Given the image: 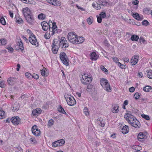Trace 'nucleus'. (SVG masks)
<instances>
[{
  "instance_id": "2eb2a0df",
  "label": "nucleus",
  "mask_w": 152,
  "mask_h": 152,
  "mask_svg": "<svg viewBox=\"0 0 152 152\" xmlns=\"http://www.w3.org/2000/svg\"><path fill=\"white\" fill-rule=\"evenodd\" d=\"M146 138V136L142 132H140L138 134L137 137L138 140L141 142L144 141L145 139Z\"/></svg>"
},
{
  "instance_id": "338daca9",
  "label": "nucleus",
  "mask_w": 152,
  "mask_h": 152,
  "mask_svg": "<svg viewBox=\"0 0 152 152\" xmlns=\"http://www.w3.org/2000/svg\"><path fill=\"white\" fill-rule=\"evenodd\" d=\"M139 3V1L137 0H136L135 1H133L132 3L134 5H137Z\"/></svg>"
},
{
  "instance_id": "dca6fc26",
  "label": "nucleus",
  "mask_w": 152,
  "mask_h": 152,
  "mask_svg": "<svg viewBox=\"0 0 152 152\" xmlns=\"http://www.w3.org/2000/svg\"><path fill=\"white\" fill-rule=\"evenodd\" d=\"M41 110L39 108H38L36 109H34L32 112V115L35 116H38L41 113Z\"/></svg>"
},
{
  "instance_id": "9b49d317",
  "label": "nucleus",
  "mask_w": 152,
  "mask_h": 152,
  "mask_svg": "<svg viewBox=\"0 0 152 152\" xmlns=\"http://www.w3.org/2000/svg\"><path fill=\"white\" fill-rule=\"evenodd\" d=\"M31 131L33 134L36 136H39L40 134V131L37 128L36 125H34L32 127Z\"/></svg>"
},
{
  "instance_id": "6e6552de",
  "label": "nucleus",
  "mask_w": 152,
  "mask_h": 152,
  "mask_svg": "<svg viewBox=\"0 0 152 152\" xmlns=\"http://www.w3.org/2000/svg\"><path fill=\"white\" fill-rule=\"evenodd\" d=\"M59 46H61L62 48H66L68 47V44L66 38L64 37H61L59 43L58 44Z\"/></svg>"
},
{
  "instance_id": "f704fd0d",
  "label": "nucleus",
  "mask_w": 152,
  "mask_h": 152,
  "mask_svg": "<svg viewBox=\"0 0 152 152\" xmlns=\"http://www.w3.org/2000/svg\"><path fill=\"white\" fill-rule=\"evenodd\" d=\"M58 142V146L62 145L65 142V141L63 139H61L56 141Z\"/></svg>"
},
{
  "instance_id": "8fccbe9b",
  "label": "nucleus",
  "mask_w": 152,
  "mask_h": 152,
  "mask_svg": "<svg viewBox=\"0 0 152 152\" xmlns=\"http://www.w3.org/2000/svg\"><path fill=\"white\" fill-rule=\"evenodd\" d=\"M25 75L26 77L28 78H31L32 77L31 74L28 72H27L25 73Z\"/></svg>"
},
{
  "instance_id": "72a5a7b5",
  "label": "nucleus",
  "mask_w": 152,
  "mask_h": 152,
  "mask_svg": "<svg viewBox=\"0 0 152 152\" xmlns=\"http://www.w3.org/2000/svg\"><path fill=\"white\" fill-rule=\"evenodd\" d=\"M24 3L33 5H35L36 4V2L33 0H26V1L24 2Z\"/></svg>"
},
{
  "instance_id": "ea45409f",
  "label": "nucleus",
  "mask_w": 152,
  "mask_h": 152,
  "mask_svg": "<svg viewBox=\"0 0 152 152\" xmlns=\"http://www.w3.org/2000/svg\"><path fill=\"white\" fill-rule=\"evenodd\" d=\"M87 21L89 24H91L93 22V18L92 17H89L87 19Z\"/></svg>"
},
{
  "instance_id": "20e7f679",
  "label": "nucleus",
  "mask_w": 152,
  "mask_h": 152,
  "mask_svg": "<svg viewBox=\"0 0 152 152\" xmlns=\"http://www.w3.org/2000/svg\"><path fill=\"white\" fill-rule=\"evenodd\" d=\"M100 83L104 89L108 92H110L111 89L108 81L106 79L102 78L100 81Z\"/></svg>"
},
{
  "instance_id": "bf43d9fd",
  "label": "nucleus",
  "mask_w": 152,
  "mask_h": 152,
  "mask_svg": "<svg viewBox=\"0 0 152 152\" xmlns=\"http://www.w3.org/2000/svg\"><path fill=\"white\" fill-rule=\"evenodd\" d=\"M58 142H57L56 141L55 142H53L52 143V146L53 147H56L57 146H58Z\"/></svg>"
},
{
  "instance_id": "cd10ccee",
  "label": "nucleus",
  "mask_w": 152,
  "mask_h": 152,
  "mask_svg": "<svg viewBox=\"0 0 152 152\" xmlns=\"http://www.w3.org/2000/svg\"><path fill=\"white\" fill-rule=\"evenodd\" d=\"M135 121H132V123H131L130 124L131 125L135 128H139L140 126V122L138 121V122L139 123V124H137V123H135Z\"/></svg>"
},
{
  "instance_id": "c9c22d12",
  "label": "nucleus",
  "mask_w": 152,
  "mask_h": 152,
  "mask_svg": "<svg viewBox=\"0 0 152 152\" xmlns=\"http://www.w3.org/2000/svg\"><path fill=\"white\" fill-rule=\"evenodd\" d=\"M151 89V86H147L144 87L143 90L145 91L148 92Z\"/></svg>"
},
{
  "instance_id": "a19ab883",
  "label": "nucleus",
  "mask_w": 152,
  "mask_h": 152,
  "mask_svg": "<svg viewBox=\"0 0 152 152\" xmlns=\"http://www.w3.org/2000/svg\"><path fill=\"white\" fill-rule=\"evenodd\" d=\"M54 123V121L52 119H50L48 121V126H52Z\"/></svg>"
},
{
  "instance_id": "412c9836",
  "label": "nucleus",
  "mask_w": 152,
  "mask_h": 152,
  "mask_svg": "<svg viewBox=\"0 0 152 152\" xmlns=\"http://www.w3.org/2000/svg\"><path fill=\"white\" fill-rule=\"evenodd\" d=\"M41 73L42 76L45 77L47 76L48 74V71L45 68V67H43V68L41 70Z\"/></svg>"
},
{
  "instance_id": "a211bd4d",
  "label": "nucleus",
  "mask_w": 152,
  "mask_h": 152,
  "mask_svg": "<svg viewBox=\"0 0 152 152\" xmlns=\"http://www.w3.org/2000/svg\"><path fill=\"white\" fill-rule=\"evenodd\" d=\"M18 41L17 43V45L18 47V49H20L22 50H24L23 43L22 42L20 38L18 39Z\"/></svg>"
},
{
  "instance_id": "4c0bfd02",
  "label": "nucleus",
  "mask_w": 152,
  "mask_h": 152,
  "mask_svg": "<svg viewBox=\"0 0 152 152\" xmlns=\"http://www.w3.org/2000/svg\"><path fill=\"white\" fill-rule=\"evenodd\" d=\"M15 18H16V21L18 23H21L23 22V20L21 18L19 17L16 18V17Z\"/></svg>"
},
{
  "instance_id": "0e129e2a",
  "label": "nucleus",
  "mask_w": 152,
  "mask_h": 152,
  "mask_svg": "<svg viewBox=\"0 0 152 152\" xmlns=\"http://www.w3.org/2000/svg\"><path fill=\"white\" fill-rule=\"evenodd\" d=\"M123 60L125 62H128L129 61V59L128 57L124 58Z\"/></svg>"
},
{
  "instance_id": "c85d7f7f",
  "label": "nucleus",
  "mask_w": 152,
  "mask_h": 152,
  "mask_svg": "<svg viewBox=\"0 0 152 152\" xmlns=\"http://www.w3.org/2000/svg\"><path fill=\"white\" fill-rule=\"evenodd\" d=\"M107 2L106 0H99L98 3L100 4L101 6H107Z\"/></svg>"
},
{
  "instance_id": "0eeeda50",
  "label": "nucleus",
  "mask_w": 152,
  "mask_h": 152,
  "mask_svg": "<svg viewBox=\"0 0 152 152\" xmlns=\"http://www.w3.org/2000/svg\"><path fill=\"white\" fill-rule=\"evenodd\" d=\"M29 41L30 42L35 46H38V44L35 36L34 34H31L29 37Z\"/></svg>"
},
{
  "instance_id": "58836bf2",
  "label": "nucleus",
  "mask_w": 152,
  "mask_h": 152,
  "mask_svg": "<svg viewBox=\"0 0 152 152\" xmlns=\"http://www.w3.org/2000/svg\"><path fill=\"white\" fill-rule=\"evenodd\" d=\"M98 125L102 127L104 126L105 124V122L103 121H98Z\"/></svg>"
},
{
  "instance_id": "69168bd1",
  "label": "nucleus",
  "mask_w": 152,
  "mask_h": 152,
  "mask_svg": "<svg viewBox=\"0 0 152 152\" xmlns=\"http://www.w3.org/2000/svg\"><path fill=\"white\" fill-rule=\"evenodd\" d=\"M135 89L134 87H132L129 88V90L130 92H133L134 91Z\"/></svg>"
},
{
  "instance_id": "473e14b6",
  "label": "nucleus",
  "mask_w": 152,
  "mask_h": 152,
  "mask_svg": "<svg viewBox=\"0 0 152 152\" xmlns=\"http://www.w3.org/2000/svg\"><path fill=\"white\" fill-rule=\"evenodd\" d=\"M139 38L138 36L134 34L132 35L131 37V39L132 41H138Z\"/></svg>"
},
{
  "instance_id": "13d9d810",
  "label": "nucleus",
  "mask_w": 152,
  "mask_h": 152,
  "mask_svg": "<svg viewBox=\"0 0 152 152\" xmlns=\"http://www.w3.org/2000/svg\"><path fill=\"white\" fill-rule=\"evenodd\" d=\"M138 148H141L140 146L138 145H136L135 146H134V148H133V149H134L135 150L137 151H140V150L138 149Z\"/></svg>"
},
{
  "instance_id": "6e6d98bb",
  "label": "nucleus",
  "mask_w": 152,
  "mask_h": 152,
  "mask_svg": "<svg viewBox=\"0 0 152 152\" xmlns=\"http://www.w3.org/2000/svg\"><path fill=\"white\" fill-rule=\"evenodd\" d=\"M149 23V22L146 20H144L142 22V24L143 25L147 26L148 24Z\"/></svg>"
},
{
  "instance_id": "a18cd8bd",
  "label": "nucleus",
  "mask_w": 152,
  "mask_h": 152,
  "mask_svg": "<svg viewBox=\"0 0 152 152\" xmlns=\"http://www.w3.org/2000/svg\"><path fill=\"white\" fill-rule=\"evenodd\" d=\"M150 10L149 8H146L143 10V12L145 14H148L150 13Z\"/></svg>"
},
{
  "instance_id": "e2e57ef3",
  "label": "nucleus",
  "mask_w": 152,
  "mask_h": 152,
  "mask_svg": "<svg viewBox=\"0 0 152 152\" xmlns=\"http://www.w3.org/2000/svg\"><path fill=\"white\" fill-rule=\"evenodd\" d=\"M101 69L104 72L107 73H108V70L105 68V67H101Z\"/></svg>"
},
{
  "instance_id": "39448f33",
  "label": "nucleus",
  "mask_w": 152,
  "mask_h": 152,
  "mask_svg": "<svg viewBox=\"0 0 152 152\" xmlns=\"http://www.w3.org/2000/svg\"><path fill=\"white\" fill-rule=\"evenodd\" d=\"M52 50L53 53L55 54H56L59 49V46L58 45V40L57 39L53 40L52 44Z\"/></svg>"
},
{
  "instance_id": "2f4dec72",
  "label": "nucleus",
  "mask_w": 152,
  "mask_h": 152,
  "mask_svg": "<svg viewBox=\"0 0 152 152\" xmlns=\"http://www.w3.org/2000/svg\"><path fill=\"white\" fill-rule=\"evenodd\" d=\"M58 110L59 112L67 115L64 108L60 105H59V107L58 108Z\"/></svg>"
},
{
  "instance_id": "680f3d73",
  "label": "nucleus",
  "mask_w": 152,
  "mask_h": 152,
  "mask_svg": "<svg viewBox=\"0 0 152 152\" xmlns=\"http://www.w3.org/2000/svg\"><path fill=\"white\" fill-rule=\"evenodd\" d=\"M97 5H96V9L97 10H99L101 9V4H99V3H97Z\"/></svg>"
},
{
  "instance_id": "393cba45",
  "label": "nucleus",
  "mask_w": 152,
  "mask_h": 152,
  "mask_svg": "<svg viewBox=\"0 0 152 152\" xmlns=\"http://www.w3.org/2000/svg\"><path fill=\"white\" fill-rule=\"evenodd\" d=\"M99 56L96 55V53L93 52H92L90 55V58L92 60H96L98 58Z\"/></svg>"
},
{
  "instance_id": "de8ad7c7",
  "label": "nucleus",
  "mask_w": 152,
  "mask_h": 152,
  "mask_svg": "<svg viewBox=\"0 0 152 152\" xmlns=\"http://www.w3.org/2000/svg\"><path fill=\"white\" fill-rule=\"evenodd\" d=\"M31 78H33L37 80L39 78V76L37 74L34 73L33 75H32Z\"/></svg>"
},
{
  "instance_id": "c756f323",
  "label": "nucleus",
  "mask_w": 152,
  "mask_h": 152,
  "mask_svg": "<svg viewBox=\"0 0 152 152\" xmlns=\"http://www.w3.org/2000/svg\"><path fill=\"white\" fill-rule=\"evenodd\" d=\"M113 59L114 62H115L116 63H117L118 64L117 65L118 66H126V65H124L123 64H122L120 62H118V59L116 57H114L113 58Z\"/></svg>"
},
{
  "instance_id": "37998d69",
  "label": "nucleus",
  "mask_w": 152,
  "mask_h": 152,
  "mask_svg": "<svg viewBox=\"0 0 152 152\" xmlns=\"http://www.w3.org/2000/svg\"><path fill=\"white\" fill-rule=\"evenodd\" d=\"M99 16L103 18H104L106 17V14L104 12H101L99 14Z\"/></svg>"
},
{
  "instance_id": "3c124183",
  "label": "nucleus",
  "mask_w": 152,
  "mask_h": 152,
  "mask_svg": "<svg viewBox=\"0 0 152 152\" xmlns=\"http://www.w3.org/2000/svg\"><path fill=\"white\" fill-rule=\"evenodd\" d=\"M115 4V3L112 2L110 1H109L108 2H107V6H113Z\"/></svg>"
},
{
  "instance_id": "423d86ee",
  "label": "nucleus",
  "mask_w": 152,
  "mask_h": 152,
  "mask_svg": "<svg viewBox=\"0 0 152 152\" xmlns=\"http://www.w3.org/2000/svg\"><path fill=\"white\" fill-rule=\"evenodd\" d=\"M60 58L63 64L66 66L69 65V63L67 61V56L64 52H61L60 54Z\"/></svg>"
},
{
  "instance_id": "9d476101",
  "label": "nucleus",
  "mask_w": 152,
  "mask_h": 152,
  "mask_svg": "<svg viewBox=\"0 0 152 152\" xmlns=\"http://www.w3.org/2000/svg\"><path fill=\"white\" fill-rule=\"evenodd\" d=\"M10 121L14 125H18L21 123L20 119L18 116H14L11 118Z\"/></svg>"
},
{
  "instance_id": "c03bdc74",
  "label": "nucleus",
  "mask_w": 152,
  "mask_h": 152,
  "mask_svg": "<svg viewBox=\"0 0 152 152\" xmlns=\"http://www.w3.org/2000/svg\"><path fill=\"white\" fill-rule=\"evenodd\" d=\"M141 116L143 118L145 119L146 120H150V117L148 115L145 114H142Z\"/></svg>"
},
{
  "instance_id": "5fc2aeb1",
  "label": "nucleus",
  "mask_w": 152,
  "mask_h": 152,
  "mask_svg": "<svg viewBox=\"0 0 152 152\" xmlns=\"http://www.w3.org/2000/svg\"><path fill=\"white\" fill-rule=\"evenodd\" d=\"M140 43L142 42L144 44L145 43V39L142 37H140Z\"/></svg>"
},
{
  "instance_id": "f257e3e1",
  "label": "nucleus",
  "mask_w": 152,
  "mask_h": 152,
  "mask_svg": "<svg viewBox=\"0 0 152 152\" xmlns=\"http://www.w3.org/2000/svg\"><path fill=\"white\" fill-rule=\"evenodd\" d=\"M67 38L70 42L74 44H81L84 40V38L83 37L77 36L74 32H69L67 35Z\"/></svg>"
},
{
  "instance_id": "aec40b11",
  "label": "nucleus",
  "mask_w": 152,
  "mask_h": 152,
  "mask_svg": "<svg viewBox=\"0 0 152 152\" xmlns=\"http://www.w3.org/2000/svg\"><path fill=\"white\" fill-rule=\"evenodd\" d=\"M53 24L52 28H50L49 30L50 31V34L52 35L54 34L55 31H56L57 26L56 25V23H52Z\"/></svg>"
},
{
  "instance_id": "6ab92c4d",
  "label": "nucleus",
  "mask_w": 152,
  "mask_h": 152,
  "mask_svg": "<svg viewBox=\"0 0 152 152\" xmlns=\"http://www.w3.org/2000/svg\"><path fill=\"white\" fill-rule=\"evenodd\" d=\"M41 25L42 29L45 31H47L48 28V27H50L48 23L45 21H43L41 23Z\"/></svg>"
},
{
  "instance_id": "f03ea898",
  "label": "nucleus",
  "mask_w": 152,
  "mask_h": 152,
  "mask_svg": "<svg viewBox=\"0 0 152 152\" xmlns=\"http://www.w3.org/2000/svg\"><path fill=\"white\" fill-rule=\"evenodd\" d=\"M92 76L91 75L84 74L83 75L81 80V82L84 85H87L89 84L92 81Z\"/></svg>"
},
{
  "instance_id": "1a4fd4ad",
  "label": "nucleus",
  "mask_w": 152,
  "mask_h": 152,
  "mask_svg": "<svg viewBox=\"0 0 152 152\" xmlns=\"http://www.w3.org/2000/svg\"><path fill=\"white\" fill-rule=\"evenodd\" d=\"M64 97L66 100L68 104L70 106H73L76 104V101L73 97L69 96V97H66L65 96Z\"/></svg>"
},
{
  "instance_id": "774afa93",
  "label": "nucleus",
  "mask_w": 152,
  "mask_h": 152,
  "mask_svg": "<svg viewBox=\"0 0 152 152\" xmlns=\"http://www.w3.org/2000/svg\"><path fill=\"white\" fill-rule=\"evenodd\" d=\"M76 7L78 9H80L81 10H83V11H85V9H84L83 8L79 6L77 4L76 5Z\"/></svg>"
},
{
  "instance_id": "052dcab7",
  "label": "nucleus",
  "mask_w": 152,
  "mask_h": 152,
  "mask_svg": "<svg viewBox=\"0 0 152 152\" xmlns=\"http://www.w3.org/2000/svg\"><path fill=\"white\" fill-rule=\"evenodd\" d=\"M0 87L2 88H3L5 87V84L3 83V81H0Z\"/></svg>"
},
{
  "instance_id": "864d4df0",
  "label": "nucleus",
  "mask_w": 152,
  "mask_h": 152,
  "mask_svg": "<svg viewBox=\"0 0 152 152\" xmlns=\"http://www.w3.org/2000/svg\"><path fill=\"white\" fill-rule=\"evenodd\" d=\"M96 17H97V21L99 23H101L102 21V18L98 15H97Z\"/></svg>"
},
{
  "instance_id": "bb28decb",
  "label": "nucleus",
  "mask_w": 152,
  "mask_h": 152,
  "mask_svg": "<svg viewBox=\"0 0 152 152\" xmlns=\"http://www.w3.org/2000/svg\"><path fill=\"white\" fill-rule=\"evenodd\" d=\"M13 109V111H17L18 110L19 106L18 103L17 102H15L12 105Z\"/></svg>"
},
{
  "instance_id": "4d7b16f0",
  "label": "nucleus",
  "mask_w": 152,
  "mask_h": 152,
  "mask_svg": "<svg viewBox=\"0 0 152 152\" xmlns=\"http://www.w3.org/2000/svg\"><path fill=\"white\" fill-rule=\"evenodd\" d=\"M6 48L11 53H12L13 51V49L11 47L7 46Z\"/></svg>"
},
{
  "instance_id": "f8f14e48",
  "label": "nucleus",
  "mask_w": 152,
  "mask_h": 152,
  "mask_svg": "<svg viewBox=\"0 0 152 152\" xmlns=\"http://www.w3.org/2000/svg\"><path fill=\"white\" fill-rule=\"evenodd\" d=\"M26 20L28 23L32 24L34 22V18L31 14L25 16Z\"/></svg>"
},
{
  "instance_id": "ddd939ff",
  "label": "nucleus",
  "mask_w": 152,
  "mask_h": 152,
  "mask_svg": "<svg viewBox=\"0 0 152 152\" xmlns=\"http://www.w3.org/2000/svg\"><path fill=\"white\" fill-rule=\"evenodd\" d=\"M139 56L137 55H134L132 58L131 60V65L132 66L135 65L138 61Z\"/></svg>"
},
{
  "instance_id": "603ef678",
  "label": "nucleus",
  "mask_w": 152,
  "mask_h": 152,
  "mask_svg": "<svg viewBox=\"0 0 152 152\" xmlns=\"http://www.w3.org/2000/svg\"><path fill=\"white\" fill-rule=\"evenodd\" d=\"M50 33H46L45 34V35H44V37L46 39H48L50 38Z\"/></svg>"
},
{
  "instance_id": "7c9ffc66",
  "label": "nucleus",
  "mask_w": 152,
  "mask_h": 152,
  "mask_svg": "<svg viewBox=\"0 0 152 152\" xmlns=\"http://www.w3.org/2000/svg\"><path fill=\"white\" fill-rule=\"evenodd\" d=\"M7 43V41L5 39H0V47L1 46H5Z\"/></svg>"
},
{
  "instance_id": "4be33fe9",
  "label": "nucleus",
  "mask_w": 152,
  "mask_h": 152,
  "mask_svg": "<svg viewBox=\"0 0 152 152\" xmlns=\"http://www.w3.org/2000/svg\"><path fill=\"white\" fill-rule=\"evenodd\" d=\"M86 90L91 94L95 90L94 87L91 85H89L87 86Z\"/></svg>"
},
{
  "instance_id": "5701e85b",
  "label": "nucleus",
  "mask_w": 152,
  "mask_h": 152,
  "mask_svg": "<svg viewBox=\"0 0 152 152\" xmlns=\"http://www.w3.org/2000/svg\"><path fill=\"white\" fill-rule=\"evenodd\" d=\"M132 14L133 17L135 19L138 20H141L143 19L142 17L140 16L138 13H132Z\"/></svg>"
},
{
  "instance_id": "4468645a",
  "label": "nucleus",
  "mask_w": 152,
  "mask_h": 152,
  "mask_svg": "<svg viewBox=\"0 0 152 152\" xmlns=\"http://www.w3.org/2000/svg\"><path fill=\"white\" fill-rule=\"evenodd\" d=\"M16 80V79L15 77H9L7 80V82L9 85L13 86L15 83Z\"/></svg>"
},
{
  "instance_id": "b1692460",
  "label": "nucleus",
  "mask_w": 152,
  "mask_h": 152,
  "mask_svg": "<svg viewBox=\"0 0 152 152\" xmlns=\"http://www.w3.org/2000/svg\"><path fill=\"white\" fill-rule=\"evenodd\" d=\"M118 106V104H114L112 106V111L114 113H117L119 111Z\"/></svg>"
},
{
  "instance_id": "a878e982",
  "label": "nucleus",
  "mask_w": 152,
  "mask_h": 152,
  "mask_svg": "<svg viewBox=\"0 0 152 152\" xmlns=\"http://www.w3.org/2000/svg\"><path fill=\"white\" fill-rule=\"evenodd\" d=\"M121 131L122 133L124 134H125L126 133H127L129 131L128 126L126 125H125L121 129Z\"/></svg>"
},
{
  "instance_id": "09e8293b",
  "label": "nucleus",
  "mask_w": 152,
  "mask_h": 152,
  "mask_svg": "<svg viewBox=\"0 0 152 152\" xmlns=\"http://www.w3.org/2000/svg\"><path fill=\"white\" fill-rule=\"evenodd\" d=\"M83 111L86 115H89V113L88 108L85 107L83 109Z\"/></svg>"
},
{
  "instance_id": "79ce46f5",
  "label": "nucleus",
  "mask_w": 152,
  "mask_h": 152,
  "mask_svg": "<svg viewBox=\"0 0 152 152\" xmlns=\"http://www.w3.org/2000/svg\"><path fill=\"white\" fill-rule=\"evenodd\" d=\"M141 96V94H139L138 92L136 93L134 95V96L135 97V99L137 100L140 98V97Z\"/></svg>"
},
{
  "instance_id": "7ed1b4c3",
  "label": "nucleus",
  "mask_w": 152,
  "mask_h": 152,
  "mask_svg": "<svg viewBox=\"0 0 152 152\" xmlns=\"http://www.w3.org/2000/svg\"><path fill=\"white\" fill-rule=\"evenodd\" d=\"M124 118L129 124L132 123L133 121H134L135 123L137 121V123H138L137 124H139L136 118L131 114L127 113L124 115Z\"/></svg>"
},
{
  "instance_id": "f3484780",
  "label": "nucleus",
  "mask_w": 152,
  "mask_h": 152,
  "mask_svg": "<svg viewBox=\"0 0 152 152\" xmlns=\"http://www.w3.org/2000/svg\"><path fill=\"white\" fill-rule=\"evenodd\" d=\"M23 12L24 16L31 14L30 10L27 7L23 9Z\"/></svg>"
},
{
  "instance_id": "49530a36",
  "label": "nucleus",
  "mask_w": 152,
  "mask_h": 152,
  "mask_svg": "<svg viewBox=\"0 0 152 152\" xmlns=\"http://www.w3.org/2000/svg\"><path fill=\"white\" fill-rule=\"evenodd\" d=\"M0 22L2 25H5L6 24V22L4 18L2 17L0 19Z\"/></svg>"
},
{
  "instance_id": "e433bc0d",
  "label": "nucleus",
  "mask_w": 152,
  "mask_h": 152,
  "mask_svg": "<svg viewBox=\"0 0 152 152\" xmlns=\"http://www.w3.org/2000/svg\"><path fill=\"white\" fill-rule=\"evenodd\" d=\"M45 17V15L41 13L39 14L38 16V18L39 19L44 20Z\"/></svg>"
}]
</instances>
